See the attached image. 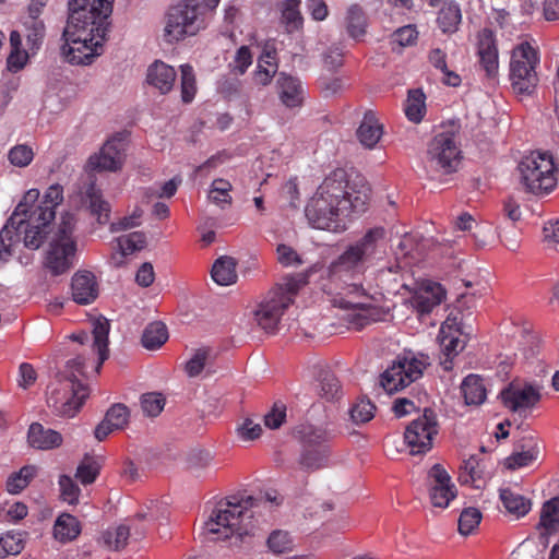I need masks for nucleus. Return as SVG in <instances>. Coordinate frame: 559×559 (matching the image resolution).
Masks as SVG:
<instances>
[{"label": "nucleus", "instance_id": "1", "mask_svg": "<svg viewBox=\"0 0 559 559\" xmlns=\"http://www.w3.org/2000/svg\"><path fill=\"white\" fill-rule=\"evenodd\" d=\"M384 236L383 227L370 228L330 263L322 277V289L333 296L335 307L359 310L349 321L356 331L377 320V311L369 305L373 297L362 282L366 270L379 253V242Z\"/></svg>", "mask_w": 559, "mask_h": 559}, {"label": "nucleus", "instance_id": "2", "mask_svg": "<svg viewBox=\"0 0 559 559\" xmlns=\"http://www.w3.org/2000/svg\"><path fill=\"white\" fill-rule=\"evenodd\" d=\"M115 0H71L61 52L72 64H91L104 51Z\"/></svg>", "mask_w": 559, "mask_h": 559}, {"label": "nucleus", "instance_id": "3", "mask_svg": "<svg viewBox=\"0 0 559 559\" xmlns=\"http://www.w3.org/2000/svg\"><path fill=\"white\" fill-rule=\"evenodd\" d=\"M37 189L28 190L0 231V259L5 260L12 248L23 241L31 250L38 249L48 233L56 215V207L63 201V189L59 185L50 186L43 199Z\"/></svg>", "mask_w": 559, "mask_h": 559}, {"label": "nucleus", "instance_id": "4", "mask_svg": "<svg viewBox=\"0 0 559 559\" xmlns=\"http://www.w3.org/2000/svg\"><path fill=\"white\" fill-rule=\"evenodd\" d=\"M350 185L345 169L336 168L325 177L310 199L305 214L310 225L318 229H336L340 217L364 213L370 197V188L359 180Z\"/></svg>", "mask_w": 559, "mask_h": 559}, {"label": "nucleus", "instance_id": "5", "mask_svg": "<svg viewBox=\"0 0 559 559\" xmlns=\"http://www.w3.org/2000/svg\"><path fill=\"white\" fill-rule=\"evenodd\" d=\"M252 500L251 497H229L216 503L205 522V528L214 540H230V545L242 542L243 536L249 534L245 521L252 518Z\"/></svg>", "mask_w": 559, "mask_h": 559}, {"label": "nucleus", "instance_id": "6", "mask_svg": "<svg viewBox=\"0 0 559 559\" xmlns=\"http://www.w3.org/2000/svg\"><path fill=\"white\" fill-rule=\"evenodd\" d=\"M85 376L83 362L71 358L66 362L64 370L48 386V406L59 416L73 417L88 396L87 388L80 378Z\"/></svg>", "mask_w": 559, "mask_h": 559}, {"label": "nucleus", "instance_id": "7", "mask_svg": "<svg viewBox=\"0 0 559 559\" xmlns=\"http://www.w3.org/2000/svg\"><path fill=\"white\" fill-rule=\"evenodd\" d=\"M310 273L311 270L287 276L264 296L254 311V319L262 330L267 333L277 331L283 314L294 302L300 288L308 284Z\"/></svg>", "mask_w": 559, "mask_h": 559}, {"label": "nucleus", "instance_id": "8", "mask_svg": "<svg viewBox=\"0 0 559 559\" xmlns=\"http://www.w3.org/2000/svg\"><path fill=\"white\" fill-rule=\"evenodd\" d=\"M520 182L524 190L534 195L551 193L558 183V167L547 152H533L522 158L518 166Z\"/></svg>", "mask_w": 559, "mask_h": 559}, {"label": "nucleus", "instance_id": "9", "mask_svg": "<svg viewBox=\"0 0 559 559\" xmlns=\"http://www.w3.org/2000/svg\"><path fill=\"white\" fill-rule=\"evenodd\" d=\"M74 227L75 218L72 214L61 215L45 259V266L52 275L63 274L73 266L76 251Z\"/></svg>", "mask_w": 559, "mask_h": 559}, {"label": "nucleus", "instance_id": "10", "mask_svg": "<svg viewBox=\"0 0 559 559\" xmlns=\"http://www.w3.org/2000/svg\"><path fill=\"white\" fill-rule=\"evenodd\" d=\"M539 56L528 43H521L511 52L510 81L513 91L518 94L531 95L538 84L536 68Z\"/></svg>", "mask_w": 559, "mask_h": 559}, {"label": "nucleus", "instance_id": "11", "mask_svg": "<svg viewBox=\"0 0 559 559\" xmlns=\"http://www.w3.org/2000/svg\"><path fill=\"white\" fill-rule=\"evenodd\" d=\"M221 0H182L177 4V41L207 27Z\"/></svg>", "mask_w": 559, "mask_h": 559}, {"label": "nucleus", "instance_id": "12", "mask_svg": "<svg viewBox=\"0 0 559 559\" xmlns=\"http://www.w3.org/2000/svg\"><path fill=\"white\" fill-rule=\"evenodd\" d=\"M109 330V322L104 318H99L93 323L92 335L87 333L73 335V340L82 346L74 358L80 357V360L83 362V371H85L87 362H92L95 364V371L98 372L104 361L108 358Z\"/></svg>", "mask_w": 559, "mask_h": 559}, {"label": "nucleus", "instance_id": "13", "mask_svg": "<svg viewBox=\"0 0 559 559\" xmlns=\"http://www.w3.org/2000/svg\"><path fill=\"white\" fill-rule=\"evenodd\" d=\"M461 153L453 133H438L428 145V166L444 175L452 174L457 170L461 163Z\"/></svg>", "mask_w": 559, "mask_h": 559}, {"label": "nucleus", "instance_id": "14", "mask_svg": "<svg viewBox=\"0 0 559 559\" xmlns=\"http://www.w3.org/2000/svg\"><path fill=\"white\" fill-rule=\"evenodd\" d=\"M438 433L436 413L425 408L424 413L409 423L404 432V440L412 455L424 454L431 450L432 440Z\"/></svg>", "mask_w": 559, "mask_h": 559}, {"label": "nucleus", "instance_id": "15", "mask_svg": "<svg viewBox=\"0 0 559 559\" xmlns=\"http://www.w3.org/2000/svg\"><path fill=\"white\" fill-rule=\"evenodd\" d=\"M540 385L511 382L500 393L503 405L512 412L533 408L540 400Z\"/></svg>", "mask_w": 559, "mask_h": 559}, {"label": "nucleus", "instance_id": "16", "mask_svg": "<svg viewBox=\"0 0 559 559\" xmlns=\"http://www.w3.org/2000/svg\"><path fill=\"white\" fill-rule=\"evenodd\" d=\"M126 156V143L121 136L108 140L100 151L88 158V167L95 170L116 171L121 168Z\"/></svg>", "mask_w": 559, "mask_h": 559}, {"label": "nucleus", "instance_id": "17", "mask_svg": "<svg viewBox=\"0 0 559 559\" xmlns=\"http://www.w3.org/2000/svg\"><path fill=\"white\" fill-rule=\"evenodd\" d=\"M428 477L431 504L437 508H447L450 501L456 497L455 486L451 483L450 475L440 464H435L430 468Z\"/></svg>", "mask_w": 559, "mask_h": 559}, {"label": "nucleus", "instance_id": "18", "mask_svg": "<svg viewBox=\"0 0 559 559\" xmlns=\"http://www.w3.org/2000/svg\"><path fill=\"white\" fill-rule=\"evenodd\" d=\"M540 453L538 438L533 433H526L516 439L513 452L506 457L504 466L515 471L532 465Z\"/></svg>", "mask_w": 559, "mask_h": 559}, {"label": "nucleus", "instance_id": "19", "mask_svg": "<svg viewBox=\"0 0 559 559\" xmlns=\"http://www.w3.org/2000/svg\"><path fill=\"white\" fill-rule=\"evenodd\" d=\"M276 88L280 100L285 107L293 109L302 106L306 91L298 78L280 72Z\"/></svg>", "mask_w": 559, "mask_h": 559}, {"label": "nucleus", "instance_id": "20", "mask_svg": "<svg viewBox=\"0 0 559 559\" xmlns=\"http://www.w3.org/2000/svg\"><path fill=\"white\" fill-rule=\"evenodd\" d=\"M445 298V290L441 284L427 282L412 297L413 307L420 314L430 313Z\"/></svg>", "mask_w": 559, "mask_h": 559}, {"label": "nucleus", "instance_id": "21", "mask_svg": "<svg viewBox=\"0 0 559 559\" xmlns=\"http://www.w3.org/2000/svg\"><path fill=\"white\" fill-rule=\"evenodd\" d=\"M71 292L76 304H92L98 296V286L94 274L88 271L75 273L72 277Z\"/></svg>", "mask_w": 559, "mask_h": 559}, {"label": "nucleus", "instance_id": "22", "mask_svg": "<svg viewBox=\"0 0 559 559\" xmlns=\"http://www.w3.org/2000/svg\"><path fill=\"white\" fill-rule=\"evenodd\" d=\"M383 134V126L379 122L372 110L365 112L357 129V138L366 148H373Z\"/></svg>", "mask_w": 559, "mask_h": 559}, {"label": "nucleus", "instance_id": "23", "mask_svg": "<svg viewBox=\"0 0 559 559\" xmlns=\"http://www.w3.org/2000/svg\"><path fill=\"white\" fill-rule=\"evenodd\" d=\"M147 82L162 94L170 92L175 83V70L171 66L156 60L147 69Z\"/></svg>", "mask_w": 559, "mask_h": 559}, {"label": "nucleus", "instance_id": "24", "mask_svg": "<svg viewBox=\"0 0 559 559\" xmlns=\"http://www.w3.org/2000/svg\"><path fill=\"white\" fill-rule=\"evenodd\" d=\"M28 442L33 448L50 450L61 444L62 437L59 432L34 423L28 429Z\"/></svg>", "mask_w": 559, "mask_h": 559}, {"label": "nucleus", "instance_id": "25", "mask_svg": "<svg viewBox=\"0 0 559 559\" xmlns=\"http://www.w3.org/2000/svg\"><path fill=\"white\" fill-rule=\"evenodd\" d=\"M296 435L302 447L329 448L330 433L326 428L313 425H301L297 428Z\"/></svg>", "mask_w": 559, "mask_h": 559}, {"label": "nucleus", "instance_id": "26", "mask_svg": "<svg viewBox=\"0 0 559 559\" xmlns=\"http://www.w3.org/2000/svg\"><path fill=\"white\" fill-rule=\"evenodd\" d=\"M462 21L460 5L454 1L444 2L438 12L437 24L443 34H453Z\"/></svg>", "mask_w": 559, "mask_h": 559}, {"label": "nucleus", "instance_id": "27", "mask_svg": "<svg viewBox=\"0 0 559 559\" xmlns=\"http://www.w3.org/2000/svg\"><path fill=\"white\" fill-rule=\"evenodd\" d=\"M461 392L466 405H480L487 397L484 380L478 374H468L461 384Z\"/></svg>", "mask_w": 559, "mask_h": 559}, {"label": "nucleus", "instance_id": "28", "mask_svg": "<svg viewBox=\"0 0 559 559\" xmlns=\"http://www.w3.org/2000/svg\"><path fill=\"white\" fill-rule=\"evenodd\" d=\"M500 499L508 513L515 518L526 515L532 507L531 500L511 488L500 489Z\"/></svg>", "mask_w": 559, "mask_h": 559}, {"label": "nucleus", "instance_id": "29", "mask_svg": "<svg viewBox=\"0 0 559 559\" xmlns=\"http://www.w3.org/2000/svg\"><path fill=\"white\" fill-rule=\"evenodd\" d=\"M405 376L403 365L394 360L393 364L381 374L380 384L386 393L393 394L411 384Z\"/></svg>", "mask_w": 559, "mask_h": 559}, {"label": "nucleus", "instance_id": "30", "mask_svg": "<svg viewBox=\"0 0 559 559\" xmlns=\"http://www.w3.org/2000/svg\"><path fill=\"white\" fill-rule=\"evenodd\" d=\"M81 533V525L78 519L69 513L60 514L53 525V536L61 543L75 539Z\"/></svg>", "mask_w": 559, "mask_h": 559}, {"label": "nucleus", "instance_id": "31", "mask_svg": "<svg viewBox=\"0 0 559 559\" xmlns=\"http://www.w3.org/2000/svg\"><path fill=\"white\" fill-rule=\"evenodd\" d=\"M236 260L231 257L218 258L212 267V278L222 286H228L237 281Z\"/></svg>", "mask_w": 559, "mask_h": 559}, {"label": "nucleus", "instance_id": "32", "mask_svg": "<svg viewBox=\"0 0 559 559\" xmlns=\"http://www.w3.org/2000/svg\"><path fill=\"white\" fill-rule=\"evenodd\" d=\"M538 528L548 535L559 532V496L543 504Z\"/></svg>", "mask_w": 559, "mask_h": 559}, {"label": "nucleus", "instance_id": "33", "mask_svg": "<svg viewBox=\"0 0 559 559\" xmlns=\"http://www.w3.org/2000/svg\"><path fill=\"white\" fill-rule=\"evenodd\" d=\"M130 537V528L124 524H119L117 526H110L105 530L98 542L108 550H121L123 549Z\"/></svg>", "mask_w": 559, "mask_h": 559}, {"label": "nucleus", "instance_id": "34", "mask_svg": "<svg viewBox=\"0 0 559 559\" xmlns=\"http://www.w3.org/2000/svg\"><path fill=\"white\" fill-rule=\"evenodd\" d=\"M329 448L302 447L299 465L306 472H314L326 466Z\"/></svg>", "mask_w": 559, "mask_h": 559}, {"label": "nucleus", "instance_id": "35", "mask_svg": "<svg viewBox=\"0 0 559 559\" xmlns=\"http://www.w3.org/2000/svg\"><path fill=\"white\" fill-rule=\"evenodd\" d=\"M22 23L28 49L36 51L40 47L45 37V23L39 17H31L28 15L23 16Z\"/></svg>", "mask_w": 559, "mask_h": 559}, {"label": "nucleus", "instance_id": "36", "mask_svg": "<svg viewBox=\"0 0 559 559\" xmlns=\"http://www.w3.org/2000/svg\"><path fill=\"white\" fill-rule=\"evenodd\" d=\"M426 96L421 90H411L404 106L407 119L414 123L423 120L426 114Z\"/></svg>", "mask_w": 559, "mask_h": 559}, {"label": "nucleus", "instance_id": "37", "mask_svg": "<svg viewBox=\"0 0 559 559\" xmlns=\"http://www.w3.org/2000/svg\"><path fill=\"white\" fill-rule=\"evenodd\" d=\"M346 31L354 39H359L366 34L367 17L358 4H352L345 17Z\"/></svg>", "mask_w": 559, "mask_h": 559}, {"label": "nucleus", "instance_id": "38", "mask_svg": "<svg viewBox=\"0 0 559 559\" xmlns=\"http://www.w3.org/2000/svg\"><path fill=\"white\" fill-rule=\"evenodd\" d=\"M300 0H284L281 3V21L288 33L298 31L304 23L299 10Z\"/></svg>", "mask_w": 559, "mask_h": 559}, {"label": "nucleus", "instance_id": "39", "mask_svg": "<svg viewBox=\"0 0 559 559\" xmlns=\"http://www.w3.org/2000/svg\"><path fill=\"white\" fill-rule=\"evenodd\" d=\"M85 197L93 215L97 217L99 224H106L109 219V204L103 200L99 189L91 183L85 191Z\"/></svg>", "mask_w": 559, "mask_h": 559}, {"label": "nucleus", "instance_id": "40", "mask_svg": "<svg viewBox=\"0 0 559 559\" xmlns=\"http://www.w3.org/2000/svg\"><path fill=\"white\" fill-rule=\"evenodd\" d=\"M212 357V348L209 346H202L193 349L190 358L183 365V371L189 378L199 377L205 369Z\"/></svg>", "mask_w": 559, "mask_h": 559}, {"label": "nucleus", "instance_id": "41", "mask_svg": "<svg viewBox=\"0 0 559 559\" xmlns=\"http://www.w3.org/2000/svg\"><path fill=\"white\" fill-rule=\"evenodd\" d=\"M168 338L167 328L163 322L150 323L143 331L142 345L147 349L159 348Z\"/></svg>", "mask_w": 559, "mask_h": 559}, {"label": "nucleus", "instance_id": "42", "mask_svg": "<svg viewBox=\"0 0 559 559\" xmlns=\"http://www.w3.org/2000/svg\"><path fill=\"white\" fill-rule=\"evenodd\" d=\"M115 248L122 257L142 250L146 245V237L143 233L133 231L115 239Z\"/></svg>", "mask_w": 559, "mask_h": 559}, {"label": "nucleus", "instance_id": "43", "mask_svg": "<svg viewBox=\"0 0 559 559\" xmlns=\"http://www.w3.org/2000/svg\"><path fill=\"white\" fill-rule=\"evenodd\" d=\"M181 73L180 96L185 104H190L198 92L197 76L192 66L186 63L179 67Z\"/></svg>", "mask_w": 559, "mask_h": 559}, {"label": "nucleus", "instance_id": "44", "mask_svg": "<svg viewBox=\"0 0 559 559\" xmlns=\"http://www.w3.org/2000/svg\"><path fill=\"white\" fill-rule=\"evenodd\" d=\"M397 362L403 365L405 371V378L408 379L409 383L416 381L423 376L424 370L429 365L428 356H404L397 357Z\"/></svg>", "mask_w": 559, "mask_h": 559}, {"label": "nucleus", "instance_id": "45", "mask_svg": "<svg viewBox=\"0 0 559 559\" xmlns=\"http://www.w3.org/2000/svg\"><path fill=\"white\" fill-rule=\"evenodd\" d=\"M484 468L476 456L465 460L460 467L459 480L464 485L479 487L476 483L483 478Z\"/></svg>", "mask_w": 559, "mask_h": 559}, {"label": "nucleus", "instance_id": "46", "mask_svg": "<svg viewBox=\"0 0 559 559\" xmlns=\"http://www.w3.org/2000/svg\"><path fill=\"white\" fill-rule=\"evenodd\" d=\"M24 548L22 533L17 531H9L0 533V558L10 555H17Z\"/></svg>", "mask_w": 559, "mask_h": 559}, {"label": "nucleus", "instance_id": "47", "mask_svg": "<svg viewBox=\"0 0 559 559\" xmlns=\"http://www.w3.org/2000/svg\"><path fill=\"white\" fill-rule=\"evenodd\" d=\"M418 38V32L413 25H406L397 28L392 35L390 44L393 51H400L402 48L413 46Z\"/></svg>", "mask_w": 559, "mask_h": 559}, {"label": "nucleus", "instance_id": "48", "mask_svg": "<svg viewBox=\"0 0 559 559\" xmlns=\"http://www.w3.org/2000/svg\"><path fill=\"white\" fill-rule=\"evenodd\" d=\"M230 190L231 185L228 180L217 178L213 180L211 185V189L209 191V199L211 202L223 207L225 204L231 203Z\"/></svg>", "mask_w": 559, "mask_h": 559}, {"label": "nucleus", "instance_id": "49", "mask_svg": "<svg viewBox=\"0 0 559 559\" xmlns=\"http://www.w3.org/2000/svg\"><path fill=\"white\" fill-rule=\"evenodd\" d=\"M141 408L146 416L156 417L165 406V397L158 392H148L141 395Z\"/></svg>", "mask_w": 559, "mask_h": 559}, {"label": "nucleus", "instance_id": "50", "mask_svg": "<svg viewBox=\"0 0 559 559\" xmlns=\"http://www.w3.org/2000/svg\"><path fill=\"white\" fill-rule=\"evenodd\" d=\"M376 406L365 399L358 400L349 409L353 423L360 425L368 423L374 416Z\"/></svg>", "mask_w": 559, "mask_h": 559}, {"label": "nucleus", "instance_id": "51", "mask_svg": "<svg viewBox=\"0 0 559 559\" xmlns=\"http://www.w3.org/2000/svg\"><path fill=\"white\" fill-rule=\"evenodd\" d=\"M440 345L444 356H456L465 347V342L455 333H445L442 326L439 334Z\"/></svg>", "mask_w": 559, "mask_h": 559}, {"label": "nucleus", "instance_id": "52", "mask_svg": "<svg viewBox=\"0 0 559 559\" xmlns=\"http://www.w3.org/2000/svg\"><path fill=\"white\" fill-rule=\"evenodd\" d=\"M481 513L476 508H466L459 518V532L462 535H469L479 525Z\"/></svg>", "mask_w": 559, "mask_h": 559}, {"label": "nucleus", "instance_id": "53", "mask_svg": "<svg viewBox=\"0 0 559 559\" xmlns=\"http://www.w3.org/2000/svg\"><path fill=\"white\" fill-rule=\"evenodd\" d=\"M33 158L34 152L26 144H17L8 152V159L15 167L24 168L32 163Z\"/></svg>", "mask_w": 559, "mask_h": 559}, {"label": "nucleus", "instance_id": "54", "mask_svg": "<svg viewBox=\"0 0 559 559\" xmlns=\"http://www.w3.org/2000/svg\"><path fill=\"white\" fill-rule=\"evenodd\" d=\"M100 469V464L97 460L92 457H86L83 462L78 466L75 477L84 485L92 484Z\"/></svg>", "mask_w": 559, "mask_h": 559}, {"label": "nucleus", "instance_id": "55", "mask_svg": "<svg viewBox=\"0 0 559 559\" xmlns=\"http://www.w3.org/2000/svg\"><path fill=\"white\" fill-rule=\"evenodd\" d=\"M341 393V384L335 374L326 371L320 378V394L328 401L337 399Z\"/></svg>", "mask_w": 559, "mask_h": 559}, {"label": "nucleus", "instance_id": "56", "mask_svg": "<svg viewBox=\"0 0 559 559\" xmlns=\"http://www.w3.org/2000/svg\"><path fill=\"white\" fill-rule=\"evenodd\" d=\"M267 546L275 554H284L293 548V540L287 532L274 531L267 538Z\"/></svg>", "mask_w": 559, "mask_h": 559}, {"label": "nucleus", "instance_id": "57", "mask_svg": "<svg viewBox=\"0 0 559 559\" xmlns=\"http://www.w3.org/2000/svg\"><path fill=\"white\" fill-rule=\"evenodd\" d=\"M211 461L212 455L209 451L194 449L187 453L185 457V465L189 471H198L205 468Z\"/></svg>", "mask_w": 559, "mask_h": 559}, {"label": "nucleus", "instance_id": "58", "mask_svg": "<svg viewBox=\"0 0 559 559\" xmlns=\"http://www.w3.org/2000/svg\"><path fill=\"white\" fill-rule=\"evenodd\" d=\"M59 486L63 501L68 502L69 504L79 502L80 488L71 477L67 475L60 476Z\"/></svg>", "mask_w": 559, "mask_h": 559}, {"label": "nucleus", "instance_id": "59", "mask_svg": "<svg viewBox=\"0 0 559 559\" xmlns=\"http://www.w3.org/2000/svg\"><path fill=\"white\" fill-rule=\"evenodd\" d=\"M129 416H130V413L126 405L115 404L114 406H111L108 409L105 418L116 429H122L127 425V423L129 420Z\"/></svg>", "mask_w": 559, "mask_h": 559}, {"label": "nucleus", "instance_id": "60", "mask_svg": "<svg viewBox=\"0 0 559 559\" xmlns=\"http://www.w3.org/2000/svg\"><path fill=\"white\" fill-rule=\"evenodd\" d=\"M241 81L237 78L223 76L217 82V92L226 99H231L240 94Z\"/></svg>", "mask_w": 559, "mask_h": 559}, {"label": "nucleus", "instance_id": "61", "mask_svg": "<svg viewBox=\"0 0 559 559\" xmlns=\"http://www.w3.org/2000/svg\"><path fill=\"white\" fill-rule=\"evenodd\" d=\"M477 41V55L483 56L485 53L498 52L496 37L491 29L484 28L478 33Z\"/></svg>", "mask_w": 559, "mask_h": 559}, {"label": "nucleus", "instance_id": "62", "mask_svg": "<svg viewBox=\"0 0 559 559\" xmlns=\"http://www.w3.org/2000/svg\"><path fill=\"white\" fill-rule=\"evenodd\" d=\"M286 418V406L281 402L274 403L272 409L264 415V424L270 429H277Z\"/></svg>", "mask_w": 559, "mask_h": 559}, {"label": "nucleus", "instance_id": "63", "mask_svg": "<svg viewBox=\"0 0 559 559\" xmlns=\"http://www.w3.org/2000/svg\"><path fill=\"white\" fill-rule=\"evenodd\" d=\"M278 262L285 266H298L302 264L301 257L294 250L292 247L287 245H278L277 247Z\"/></svg>", "mask_w": 559, "mask_h": 559}, {"label": "nucleus", "instance_id": "64", "mask_svg": "<svg viewBox=\"0 0 559 559\" xmlns=\"http://www.w3.org/2000/svg\"><path fill=\"white\" fill-rule=\"evenodd\" d=\"M238 436L241 440L251 441L258 439L262 433L260 424L254 423L250 418H246L243 423L237 428Z\"/></svg>", "mask_w": 559, "mask_h": 559}]
</instances>
